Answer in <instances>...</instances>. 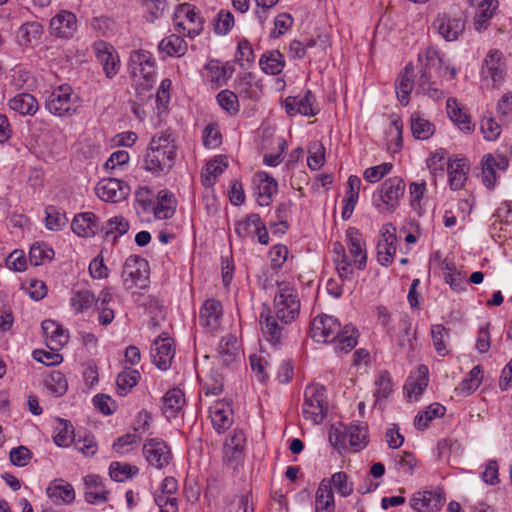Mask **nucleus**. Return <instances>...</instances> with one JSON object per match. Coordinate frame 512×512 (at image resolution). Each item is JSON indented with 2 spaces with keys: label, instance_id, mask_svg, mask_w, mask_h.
Instances as JSON below:
<instances>
[{
  "label": "nucleus",
  "instance_id": "39",
  "mask_svg": "<svg viewBox=\"0 0 512 512\" xmlns=\"http://www.w3.org/2000/svg\"><path fill=\"white\" fill-rule=\"evenodd\" d=\"M445 412L446 408L443 405L433 403L416 415L414 425L418 430H424L433 419L444 416Z\"/></svg>",
  "mask_w": 512,
  "mask_h": 512
},
{
  "label": "nucleus",
  "instance_id": "4",
  "mask_svg": "<svg viewBox=\"0 0 512 512\" xmlns=\"http://www.w3.org/2000/svg\"><path fill=\"white\" fill-rule=\"evenodd\" d=\"M327 413L328 401L325 387L319 384L307 386L302 405L303 417L313 424H320L326 418Z\"/></svg>",
  "mask_w": 512,
  "mask_h": 512
},
{
  "label": "nucleus",
  "instance_id": "60",
  "mask_svg": "<svg viewBox=\"0 0 512 512\" xmlns=\"http://www.w3.org/2000/svg\"><path fill=\"white\" fill-rule=\"evenodd\" d=\"M391 169V163H383L378 166L367 168L364 171L363 177L366 181L370 183H375L381 180L385 175H387Z\"/></svg>",
  "mask_w": 512,
  "mask_h": 512
},
{
  "label": "nucleus",
  "instance_id": "22",
  "mask_svg": "<svg viewBox=\"0 0 512 512\" xmlns=\"http://www.w3.org/2000/svg\"><path fill=\"white\" fill-rule=\"evenodd\" d=\"M183 18H185L191 24V27L187 28V35L189 37H195L201 32L202 21L198 12L196 11L195 6L189 3L178 5L175 10V19Z\"/></svg>",
  "mask_w": 512,
  "mask_h": 512
},
{
  "label": "nucleus",
  "instance_id": "28",
  "mask_svg": "<svg viewBox=\"0 0 512 512\" xmlns=\"http://www.w3.org/2000/svg\"><path fill=\"white\" fill-rule=\"evenodd\" d=\"M259 65L266 74L278 75L285 67L284 56L279 50L266 51L260 57Z\"/></svg>",
  "mask_w": 512,
  "mask_h": 512
},
{
  "label": "nucleus",
  "instance_id": "13",
  "mask_svg": "<svg viewBox=\"0 0 512 512\" xmlns=\"http://www.w3.org/2000/svg\"><path fill=\"white\" fill-rule=\"evenodd\" d=\"M129 72L133 78H143L146 81L154 73V62L152 55L148 51L136 50L130 54Z\"/></svg>",
  "mask_w": 512,
  "mask_h": 512
},
{
  "label": "nucleus",
  "instance_id": "8",
  "mask_svg": "<svg viewBox=\"0 0 512 512\" xmlns=\"http://www.w3.org/2000/svg\"><path fill=\"white\" fill-rule=\"evenodd\" d=\"M143 454L148 463L158 469L167 466L172 453L170 447L161 439H149L143 446Z\"/></svg>",
  "mask_w": 512,
  "mask_h": 512
},
{
  "label": "nucleus",
  "instance_id": "57",
  "mask_svg": "<svg viewBox=\"0 0 512 512\" xmlns=\"http://www.w3.org/2000/svg\"><path fill=\"white\" fill-rule=\"evenodd\" d=\"M32 355L36 361L41 362L46 366L57 365L63 361V356L59 353V351H45L36 349L33 351Z\"/></svg>",
  "mask_w": 512,
  "mask_h": 512
},
{
  "label": "nucleus",
  "instance_id": "2",
  "mask_svg": "<svg viewBox=\"0 0 512 512\" xmlns=\"http://www.w3.org/2000/svg\"><path fill=\"white\" fill-rule=\"evenodd\" d=\"M356 329L346 325L341 329L337 318L329 315H318L311 323L310 336L318 343L337 341L336 349L349 352L357 345Z\"/></svg>",
  "mask_w": 512,
  "mask_h": 512
},
{
  "label": "nucleus",
  "instance_id": "3",
  "mask_svg": "<svg viewBox=\"0 0 512 512\" xmlns=\"http://www.w3.org/2000/svg\"><path fill=\"white\" fill-rule=\"evenodd\" d=\"M175 157V145L170 135L153 137L145 155L144 169L153 173L168 172Z\"/></svg>",
  "mask_w": 512,
  "mask_h": 512
},
{
  "label": "nucleus",
  "instance_id": "50",
  "mask_svg": "<svg viewBox=\"0 0 512 512\" xmlns=\"http://www.w3.org/2000/svg\"><path fill=\"white\" fill-rule=\"evenodd\" d=\"M47 500L50 504L64 505V483L62 479L53 480L46 488Z\"/></svg>",
  "mask_w": 512,
  "mask_h": 512
},
{
  "label": "nucleus",
  "instance_id": "58",
  "mask_svg": "<svg viewBox=\"0 0 512 512\" xmlns=\"http://www.w3.org/2000/svg\"><path fill=\"white\" fill-rule=\"evenodd\" d=\"M155 503L159 507L160 512H177L178 499L169 494L159 492L154 496Z\"/></svg>",
  "mask_w": 512,
  "mask_h": 512
},
{
  "label": "nucleus",
  "instance_id": "19",
  "mask_svg": "<svg viewBox=\"0 0 512 512\" xmlns=\"http://www.w3.org/2000/svg\"><path fill=\"white\" fill-rule=\"evenodd\" d=\"M470 167L465 158L450 160L447 164L449 185L452 190H460L467 181Z\"/></svg>",
  "mask_w": 512,
  "mask_h": 512
},
{
  "label": "nucleus",
  "instance_id": "15",
  "mask_svg": "<svg viewBox=\"0 0 512 512\" xmlns=\"http://www.w3.org/2000/svg\"><path fill=\"white\" fill-rule=\"evenodd\" d=\"M445 499L438 490L417 492L412 497L411 507L418 512H435L441 508Z\"/></svg>",
  "mask_w": 512,
  "mask_h": 512
},
{
  "label": "nucleus",
  "instance_id": "52",
  "mask_svg": "<svg viewBox=\"0 0 512 512\" xmlns=\"http://www.w3.org/2000/svg\"><path fill=\"white\" fill-rule=\"evenodd\" d=\"M64 375L60 371H52L45 379V386L55 397L64 395Z\"/></svg>",
  "mask_w": 512,
  "mask_h": 512
},
{
  "label": "nucleus",
  "instance_id": "47",
  "mask_svg": "<svg viewBox=\"0 0 512 512\" xmlns=\"http://www.w3.org/2000/svg\"><path fill=\"white\" fill-rule=\"evenodd\" d=\"M210 413L213 426L218 432H223L231 426V411L228 408L225 409L216 406L210 410Z\"/></svg>",
  "mask_w": 512,
  "mask_h": 512
},
{
  "label": "nucleus",
  "instance_id": "6",
  "mask_svg": "<svg viewBox=\"0 0 512 512\" xmlns=\"http://www.w3.org/2000/svg\"><path fill=\"white\" fill-rule=\"evenodd\" d=\"M148 262L137 255L129 256L123 265L121 277L126 290L146 286L149 273Z\"/></svg>",
  "mask_w": 512,
  "mask_h": 512
},
{
  "label": "nucleus",
  "instance_id": "31",
  "mask_svg": "<svg viewBox=\"0 0 512 512\" xmlns=\"http://www.w3.org/2000/svg\"><path fill=\"white\" fill-rule=\"evenodd\" d=\"M334 495L330 482L323 480L316 492L315 510L316 512H334Z\"/></svg>",
  "mask_w": 512,
  "mask_h": 512
},
{
  "label": "nucleus",
  "instance_id": "53",
  "mask_svg": "<svg viewBox=\"0 0 512 512\" xmlns=\"http://www.w3.org/2000/svg\"><path fill=\"white\" fill-rule=\"evenodd\" d=\"M396 253L395 242L379 241L377 245V260L383 266L393 262Z\"/></svg>",
  "mask_w": 512,
  "mask_h": 512
},
{
  "label": "nucleus",
  "instance_id": "34",
  "mask_svg": "<svg viewBox=\"0 0 512 512\" xmlns=\"http://www.w3.org/2000/svg\"><path fill=\"white\" fill-rule=\"evenodd\" d=\"M158 50L167 56L181 57L187 51V43L180 36L172 34L161 40Z\"/></svg>",
  "mask_w": 512,
  "mask_h": 512
},
{
  "label": "nucleus",
  "instance_id": "63",
  "mask_svg": "<svg viewBox=\"0 0 512 512\" xmlns=\"http://www.w3.org/2000/svg\"><path fill=\"white\" fill-rule=\"evenodd\" d=\"M481 131L488 141L496 140L500 135L501 128L492 118L484 119L481 122Z\"/></svg>",
  "mask_w": 512,
  "mask_h": 512
},
{
  "label": "nucleus",
  "instance_id": "48",
  "mask_svg": "<svg viewBox=\"0 0 512 512\" xmlns=\"http://www.w3.org/2000/svg\"><path fill=\"white\" fill-rule=\"evenodd\" d=\"M110 477L117 481L123 482L124 480L136 475L138 468L129 464H122L120 462H112L109 467Z\"/></svg>",
  "mask_w": 512,
  "mask_h": 512
},
{
  "label": "nucleus",
  "instance_id": "35",
  "mask_svg": "<svg viewBox=\"0 0 512 512\" xmlns=\"http://www.w3.org/2000/svg\"><path fill=\"white\" fill-rule=\"evenodd\" d=\"M99 230L104 232V236L107 240L116 242L118 237L124 235L129 230L128 221L122 216H115L106 221V223L99 227Z\"/></svg>",
  "mask_w": 512,
  "mask_h": 512
},
{
  "label": "nucleus",
  "instance_id": "33",
  "mask_svg": "<svg viewBox=\"0 0 512 512\" xmlns=\"http://www.w3.org/2000/svg\"><path fill=\"white\" fill-rule=\"evenodd\" d=\"M475 5L477 11L474 17V25L476 30L481 31L487 28L488 21L493 17L498 7V0H482Z\"/></svg>",
  "mask_w": 512,
  "mask_h": 512
},
{
  "label": "nucleus",
  "instance_id": "9",
  "mask_svg": "<svg viewBox=\"0 0 512 512\" xmlns=\"http://www.w3.org/2000/svg\"><path fill=\"white\" fill-rule=\"evenodd\" d=\"M433 27L446 41H456L465 30V22L461 17L439 14L433 21Z\"/></svg>",
  "mask_w": 512,
  "mask_h": 512
},
{
  "label": "nucleus",
  "instance_id": "24",
  "mask_svg": "<svg viewBox=\"0 0 512 512\" xmlns=\"http://www.w3.org/2000/svg\"><path fill=\"white\" fill-rule=\"evenodd\" d=\"M71 442L85 456H93L98 450L94 435L85 429H72Z\"/></svg>",
  "mask_w": 512,
  "mask_h": 512
},
{
  "label": "nucleus",
  "instance_id": "43",
  "mask_svg": "<svg viewBox=\"0 0 512 512\" xmlns=\"http://www.w3.org/2000/svg\"><path fill=\"white\" fill-rule=\"evenodd\" d=\"M376 390L374 393L375 403L374 405H380L381 401L387 399L392 393V379L387 371L379 373L375 381Z\"/></svg>",
  "mask_w": 512,
  "mask_h": 512
},
{
  "label": "nucleus",
  "instance_id": "26",
  "mask_svg": "<svg viewBox=\"0 0 512 512\" xmlns=\"http://www.w3.org/2000/svg\"><path fill=\"white\" fill-rule=\"evenodd\" d=\"M185 403L184 394L180 389L173 388L166 392L162 401V412L167 419L176 417Z\"/></svg>",
  "mask_w": 512,
  "mask_h": 512
},
{
  "label": "nucleus",
  "instance_id": "37",
  "mask_svg": "<svg viewBox=\"0 0 512 512\" xmlns=\"http://www.w3.org/2000/svg\"><path fill=\"white\" fill-rule=\"evenodd\" d=\"M410 122L412 134L418 140H427L435 132L434 124L423 118L418 112L411 115Z\"/></svg>",
  "mask_w": 512,
  "mask_h": 512
},
{
  "label": "nucleus",
  "instance_id": "17",
  "mask_svg": "<svg viewBox=\"0 0 512 512\" xmlns=\"http://www.w3.org/2000/svg\"><path fill=\"white\" fill-rule=\"evenodd\" d=\"M346 237L348 239V250L350 255L354 257L356 267L360 270L364 269L367 262V254L364 249L365 242L361 233L357 228L350 227L346 231Z\"/></svg>",
  "mask_w": 512,
  "mask_h": 512
},
{
  "label": "nucleus",
  "instance_id": "29",
  "mask_svg": "<svg viewBox=\"0 0 512 512\" xmlns=\"http://www.w3.org/2000/svg\"><path fill=\"white\" fill-rule=\"evenodd\" d=\"M258 198L257 202L260 206H269L272 196L277 192L278 184L276 180L265 172L258 174Z\"/></svg>",
  "mask_w": 512,
  "mask_h": 512
},
{
  "label": "nucleus",
  "instance_id": "55",
  "mask_svg": "<svg viewBox=\"0 0 512 512\" xmlns=\"http://www.w3.org/2000/svg\"><path fill=\"white\" fill-rule=\"evenodd\" d=\"M235 60L240 66L245 69L244 61L251 64L254 61V51L250 42L243 38L238 42L237 50L235 53Z\"/></svg>",
  "mask_w": 512,
  "mask_h": 512
},
{
  "label": "nucleus",
  "instance_id": "1",
  "mask_svg": "<svg viewBox=\"0 0 512 512\" xmlns=\"http://www.w3.org/2000/svg\"><path fill=\"white\" fill-rule=\"evenodd\" d=\"M275 317L267 313H261L260 324L262 332L267 340L274 346L281 343L284 327L278 324V320L282 324L293 322L300 311V301L294 287L288 282L278 283V292L274 298Z\"/></svg>",
  "mask_w": 512,
  "mask_h": 512
},
{
  "label": "nucleus",
  "instance_id": "62",
  "mask_svg": "<svg viewBox=\"0 0 512 512\" xmlns=\"http://www.w3.org/2000/svg\"><path fill=\"white\" fill-rule=\"evenodd\" d=\"M293 18L288 13L279 14L275 19V29L271 32V38H278L283 35L292 25Z\"/></svg>",
  "mask_w": 512,
  "mask_h": 512
},
{
  "label": "nucleus",
  "instance_id": "46",
  "mask_svg": "<svg viewBox=\"0 0 512 512\" xmlns=\"http://www.w3.org/2000/svg\"><path fill=\"white\" fill-rule=\"evenodd\" d=\"M433 346L440 356L448 354L446 338H449L448 330L442 324H435L431 327Z\"/></svg>",
  "mask_w": 512,
  "mask_h": 512
},
{
  "label": "nucleus",
  "instance_id": "18",
  "mask_svg": "<svg viewBox=\"0 0 512 512\" xmlns=\"http://www.w3.org/2000/svg\"><path fill=\"white\" fill-rule=\"evenodd\" d=\"M414 87V67L408 63L395 81V89L399 102L403 106L409 104V97Z\"/></svg>",
  "mask_w": 512,
  "mask_h": 512
},
{
  "label": "nucleus",
  "instance_id": "25",
  "mask_svg": "<svg viewBox=\"0 0 512 512\" xmlns=\"http://www.w3.org/2000/svg\"><path fill=\"white\" fill-rule=\"evenodd\" d=\"M176 200L172 193L167 190H161L157 196V202L152 210L158 219H169L175 213Z\"/></svg>",
  "mask_w": 512,
  "mask_h": 512
},
{
  "label": "nucleus",
  "instance_id": "11",
  "mask_svg": "<svg viewBox=\"0 0 512 512\" xmlns=\"http://www.w3.org/2000/svg\"><path fill=\"white\" fill-rule=\"evenodd\" d=\"M172 343L173 340L166 333L159 335L153 341L151 347L153 363L162 370L168 369L175 355Z\"/></svg>",
  "mask_w": 512,
  "mask_h": 512
},
{
  "label": "nucleus",
  "instance_id": "38",
  "mask_svg": "<svg viewBox=\"0 0 512 512\" xmlns=\"http://www.w3.org/2000/svg\"><path fill=\"white\" fill-rule=\"evenodd\" d=\"M447 114L461 130L471 132L474 129L470 117L462 111L455 99L447 100Z\"/></svg>",
  "mask_w": 512,
  "mask_h": 512
},
{
  "label": "nucleus",
  "instance_id": "10",
  "mask_svg": "<svg viewBox=\"0 0 512 512\" xmlns=\"http://www.w3.org/2000/svg\"><path fill=\"white\" fill-rule=\"evenodd\" d=\"M97 196L106 202H120L129 194V187L116 178L102 179L95 187Z\"/></svg>",
  "mask_w": 512,
  "mask_h": 512
},
{
  "label": "nucleus",
  "instance_id": "14",
  "mask_svg": "<svg viewBox=\"0 0 512 512\" xmlns=\"http://www.w3.org/2000/svg\"><path fill=\"white\" fill-rule=\"evenodd\" d=\"M482 182L491 189L495 186L497 175L496 169L505 171L508 168L509 160L502 154H487L483 157L482 161Z\"/></svg>",
  "mask_w": 512,
  "mask_h": 512
},
{
  "label": "nucleus",
  "instance_id": "49",
  "mask_svg": "<svg viewBox=\"0 0 512 512\" xmlns=\"http://www.w3.org/2000/svg\"><path fill=\"white\" fill-rule=\"evenodd\" d=\"M347 441L354 451H359L366 445L365 439L367 436V430L360 426L346 427Z\"/></svg>",
  "mask_w": 512,
  "mask_h": 512
},
{
  "label": "nucleus",
  "instance_id": "40",
  "mask_svg": "<svg viewBox=\"0 0 512 512\" xmlns=\"http://www.w3.org/2000/svg\"><path fill=\"white\" fill-rule=\"evenodd\" d=\"M428 385V368L425 365H420L418 368V377L416 380H410L405 385V390L409 399L418 398L422 395L423 391Z\"/></svg>",
  "mask_w": 512,
  "mask_h": 512
},
{
  "label": "nucleus",
  "instance_id": "44",
  "mask_svg": "<svg viewBox=\"0 0 512 512\" xmlns=\"http://www.w3.org/2000/svg\"><path fill=\"white\" fill-rule=\"evenodd\" d=\"M46 110L58 117H62L64 111V92L63 85H59L47 98L45 103Z\"/></svg>",
  "mask_w": 512,
  "mask_h": 512
},
{
  "label": "nucleus",
  "instance_id": "16",
  "mask_svg": "<svg viewBox=\"0 0 512 512\" xmlns=\"http://www.w3.org/2000/svg\"><path fill=\"white\" fill-rule=\"evenodd\" d=\"M315 97L310 90L305 92L303 97H288L285 100V108L289 115L301 114L303 116H314L318 110L314 107Z\"/></svg>",
  "mask_w": 512,
  "mask_h": 512
},
{
  "label": "nucleus",
  "instance_id": "56",
  "mask_svg": "<svg viewBox=\"0 0 512 512\" xmlns=\"http://www.w3.org/2000/svg\"><path fill=\"white\" fill-rule=\"evenodd\" d=\"M331 483L334 485L337 492L343 497H347L353 492V485L348 482V476L345 472L334 473L331 477Z\"/></svg>",
  "mask_w": 512,
  "mask_h": 512
},
{
  "label": "nucleus",
  "instance_id": "12",
  "mask_svg": "<svg viewBox=\"0 0 512 512\" xmlns=\"http://www.w3.org/2000/svg\"><path fill=\"white\" fill-rule=\"evenodd\" d=\"M93 49L98 62L103 66L105 75L108 78L114 77L119 71L120 60L113 46L104 41H97Z\"/></svg>",
  "mask_w": 512,
  "mask_h": 512
},
{
  "label": "nucleus",
  "instance_id": "21",
  "mask_svg": "<svg viewBox=\"0 0 512 512\" xmlns=\"http://www.w3.org/2000/svg\"><path fill=\"white\" fill-rule=\"evenodd\" d=\"M71 229L81 237L93 236L99 231L97 217L92 212L77 214L71 223Z\"/></svg>",
  "mask_w": 512,
  "mask_h": 512
},
{
  "label": "nucleus",
  "instance_id": "42",
  "mask_svg": "<svg viewBox=\"0 0 512 512\" xmlns=\"http://www.w3.org/2000/svg\"><path fill=\"white\" fill-rule=\"evenodd\" d=\"M42 27L37 22H27L22 24L16 33V40L19 45L27 46L32 40L39 38Z\"/></svg>",
  "mask_w": 512,
  "mask_h": 512
},
{
  "label": "nucleus",
  "instance_id": "36",
  "mask_svg": "<svg viewBox=\"0 0 512 512\" xmlns=\"http://www.w3.org/2000/svg\"><path fill=\"white\" fill-rule=\"evenodd\" d=\"M9 106L12 110L22 115H34L38 110L36 98L29 93H20L10 99Z\"/></svg>",
  "mask_w": 512,
  "mask_h": 512
},
{
  "label": "nucleus",
  "instance_id": "59",
  "mask_svg": "<svg viewBox=\"0 0 512 512\" xmlns=\"http://www.w3.org/2000/svg\"><path fill=\"white\" fill-rule=\"evenodd\" d=\"M444 158L445 151L443 149L437 150L431 154L427 159V167L433 176L443 175L444 173Z\"/></svg>",
  "mask_w": 512,
  "mask_h": 512
},
{
  "label": "nucleus",
  "instance_id": "61",
  "mask_svg": "<svg viewBox=\"0 0 512 512\" xmlns=\"http://www.w3.org/2000/svg\"><path fill=\"white\" fill-rule=\"evenodd\" d=\"M31 458H32V453L25 446H19V447L13 448L10 451V461L15 466H18V467L26 466Z\"/></svg>",
  "mask_w": 512,
  "mask_h": 512
},
{
  "label": "nucleus",
  "instance_id": "45",
  "mask_svg": "<svg viewBox=\"0 0 512 512\" xmlns=\"http://www.w3.org/2000/svg\"><path fill=\"white\" fill-rule=\"evenodd\" d=\"M54 254V250L45 243H35L30 248L29 261L32 265L38 266L44 263L45 260L51 261Z\"/></svg>",
  "mask_w": 512,
  "mask_h": 512
},
{
  "label": "nucleus",
  "instance_id": "30",
  "mask_svg": "<svg viewBox=\"0 0 512 512\" xmlns=\"http://www.w3.org/2000/svg\"><path fill=\"white\" fill-rule=\"evenodd\" d=\"M483 69H486L487 75L493 82L502 81L505 74L502 53L498 50H490L484 60Z\"/></svg>",
  "mask_w": 512,
  "mask_h": 512
},
{
  "label": "nucleus",
  "instance_id": "27",
  "mask_svg": "<svg viewBox=\"0 0 512 512\" xmlns=\"http://www.w3.org/2000/svg\"><path fill=\"white\" fill-rule=\"evenodd\" d=\"M93 305H98V301H96L93 292L87 289H72L70 307L75 314L84 313Z\"/></svg>",
  "mask_w": 512,
  "mask_h": 512
},
{
  "label": "nucleus",
  "instance_id": "51",
  "mask_svg": "<svg viewBox=\"0 0 512 512\" xmlns=\"http://www.w3.org/2000/svg\"><path fill=\"white\" fill-rule=\"evenodd\" d=\"M217 102L231 115H234L239 111L237 95L230 90H222L219 92L217 95Z\"/></svg>",
  "mask_w": 512,
  "mask_h": 512
},
{
  "label": "nucleus",
  "instance_id": "20",
  "mask_svg": "<svg viewBox=\"0 0 512 512\" xmlns=\"http://www.w3.org/2000/svg\"><path fill=\"white\" fill-rule=\"evenodd\" d=\"M222 315V305L219 301L208 299L204 302L200 309V324L205 328L214 331L220 325V317Z\"/></svg>",
  "mask_w": 512,
  "mask_h": 512
},
{
  "label": "nucleus",
  "instance_id": "54",
  "mask_svg": "<svg viewBox=\"0 0 512 512\" xmlns=\"http://www.w3.org/2000/svg\"><path fill=\"white\" fill-rule=\"evenodd\" d=\"M234 25V16L230 11L220 10L214 23V31L218 35H226Z\"/></svg>",
  "mask_w": 512,
  "mask_h": 512
},
{
  "label": "nucleus",
  "instance_id": "5",
  "mask_svg": "<svg viewBox=\"0 0 512 512\" xmlns=\"http://www.w3.org/2000/svg\"><path fill=\"white\" fill-rule=\"evenodd\" d=\"M405 190V183L399 177H392L385 180L379 192L374 194V206L381 213H392L398 206V201L403 196Z\"/></svg>",
  "mask_w": 512,
  "mask_h": 512
},
{
  "label": "nucleus",
  "instance_id": "32",
  "mask_svg": "<svg viewBox=\"0 0 512 512\" xmlns=\"http://www.w3.org/2000/svg\"><path fill=\"white\" fill-rule=\"evenodd\" d=\"M238 356L237 339L233 335L223 337L218 346L217 358L224 366L234 363Z\"/></svg>",
  "mask_w": 512,
  "mask_h": 512
},
{
  "label": "nucleus",
  "instance_id": "7",
  "mask_svg": "<svg viewBox=\"0 0 512 512\" xmlns=\"http://www.w3.org/2000/svg\"><path fill=\"white\" fill-rule=\"evenodd\" d=\"M419 61L422 63L423 71L419 79V89L427 93L431 97L438 98L442 93L434 87V83L430 81L431 70L437 66L442 69V58L437 50L429 48L426 50L425 55H419Z\"/></svg>",
  "mask_w": 512,
  "mask_h": 512
},
{
  "label": "nucleus",
  "instance_id": "23",
  "mask_svg": "<svg viewBox=\"0 0 512 512\" xmlns=\"http://www.w3.org/2000/svg\"><path fill=\"white\" fill-rule=\"evenodd\" d=\"M41 327L49 350L60 351L63 346L61 342L64 333L62 325L54 320L46 319L42 322Z\"/></svg>",
  "mask_w": 512,
  "mask_h": 512
},
{
  "label": "nucleus",
  "instance_id": "64",
  "mask_svg": "<svg viewBox=\"0 0 512 512\" xmlns=\"http://www.w3.org/2000/svg\"><path fill=\"white\" fill-rule=\"evenodd\" d=\"M6 265L14 271H24L26 269V259L23 251L14 250L6 259Z\"/></svg>",
  "mask_w": 512,
  "mask_h": 512
},
{
  "label": "nucleus",
  "instance_id": "41",
  "mask_svg": "<svg viewBox=\"0 0 512 512\" xmlns=\"http://www.w3.org/2000/svg\"><path fill=\"white\" fill-rule=\"evenodd\" d=\"M139 379L140 373L136 369L127 368L119 373L116 380L118 394L121 396L127 395Z\"/></svg>",
  "mask_w": 512,
  "mask_h": 512
}]
</instances>
